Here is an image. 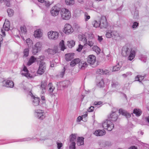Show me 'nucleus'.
I'll return each instance as SVG.
<instances>
[{"label": "nucleus", "instance_id": "nucleus-1", "mask_svg": "<svg viewBox=\"0 0 149 149\" xmlns=\"http://www.w3.org/2000/svg\"><path fill=\"white\" fill-rule=\"evenodd\" d=\"M118 109L116 108H114L113 110L112 111L111 113L108 116V120H106L103 123L102 126L103 128L109 131H111L114 127V125L112 121L115 122L117 120L118 117L117 114Z\"/></svg>", "mask_w": 149, "mask_h": 149}, {"label": "nucleus", "instance_id": "nucleus-2", "mask_svg": "<svg viewBox=\"0 0 149 149\" xmlns=\"http://www.w3.org/2000/svg\"><path fill=\"white\" fill-rule=\"evenodd\" d=\"M106 37L107 38H113L117 40L119 38V33L113 29H110L106 31L105 34Z\"/></svg>", "mask_w": 149, "mask_h": 149}, {"label": "nucleus", "instance_id": "nucleus-3", "mask_svg": "<svg viewBox=\"0 0 149 149\" xmlns=\"http://www.w3.org/2000/svg\"><path fill=\"white\" fill-rule=\"evenodd\" d=\"M60 13L61 18L63 19L68 20L71 17V14L70 11L66 8H62L61 10Z\"/></svg>", "mask_w": 149, "mask_h": 149}, {"label": "nucleus", "instance_id": "nucleus-4", "mask_svg": "<svg viewBox=\"0 0 149 149\" xmlns=\"http://www.w3.org/2000/svg\"><path fill=\"white\" fill-rule=\"evenodd\" d=\"M42 44L40 42H37L33 47L32 52V54L36 55L37 53L40 51L41 49Z\"/></svg>", "mask_w": 149, "mask_h": 149}, {"label": "nucleus", "instance_id": "nucleus-5", "mask_svg": "<svg viewBox=\"0 0 149 149\" xmlns=\"http://www.w3.org/2000/svg\"><path fill=\"white\" fill-rule=\"evenodd\" d=\"M122 54L123 56H126L129 55L132 52H133L132 49L127 47L125 46L123 47L122 49Z\"/></svg>", "mask_w": 149, "mask_h": 149}, {"label": "nucleus", "instance_id": "nucleus-6", "mask_svg": "<svg viewBox=\"0 0 149 149\" xmlns=\"http://www.w3.org/2000/svg\"><path fill=\"white\" fill-rule=\"evenodd\" d=\"M1 85L7 88H13L14 86L13 82L12 80L7 79L3 80L1 83Z\"/></svg>", "mask_w": 149, "mask_h": 149}, {"label": "nucleus", "instance_id": "nucleus-7", "mask_svg": "<svg viewBox=\"0 0 149 149\" xmlns=\"http://www.w3.org/2000/svg\"><path fill=\"white\" fill-rule=\"evenodd\" d=\"M46 69V64L43 62H40L39 64V67L37 71V73L40 75L43 74Z\"/></svg>", "mask_w": 149, "mask_h": 149}, {"label": "nucleus", "instance_id": "nucleus-8", "mask_svg": "<svg viewBox=\"0 0 149 149\" xmlns=\"http://www.w3.org/2000/svg\"><path fill=\"white\" fill-rule=\"evenodd\" d=\"M59 33L56 31H50L48 33L49 38L51 40H56L58 37Z\"/></svg>", "mask_w": 149, "mask_h": 149}, {"label": "nucleus", "instance_id": "nucleus-9", "mask_svg": "<svg viewBox=\"0 0 149 149\" xmlns=\"http://www.w3.org/2000/svg\"><path fill=\"white\" fill-rule=\"evenodd\" d=\"M35 115L36 117L40 120H42L45 117V113L43 110H37L36 111Z\"/></svg>", "mask_w": 149, "mask_h": 149}, {"label": "nucleus", "instance_id": "nucleus-10", "mask_svg": "<svg viewBox=\"0 0 149 149\" xmlns=\"http://www.w3.org/2000/svg\"><path fill=\"white\" fill-rule=\"evenodd\" d=\"M73 31V29L70 24H66L65 25L63 32L65 34H70L72 33Z\"/></svg>", "mask_w": 149, "mask_h": 149}, {"label": "nucleus", "instance_id": "nucleus-11", "mask_svg": "<svg viewBox=\"0 0 149 149\" xmlns=\"http://www.w3.org/2000/svg\"><path fill=\"white\" fill-rule=\"evenodd\" d=\"M100 27L101 28H106L108 26L106 18L105 16H102L100 21Z\"/></svg>", "mask_w": 149, "mask_h": 149}, {"label": "nucleus", "instance_id": "nucleus-12", "mask_svg": "<svg viewBox=\"0 0 149 149\" xmlns=\"http://www.w3.org/2000/svg\"><path fill=\"white\" fill-rule=\"evenodd\" d=\"M69 81L68 80H65L62 81L60 82L57 84L58 87V88L59 89H61L62 88L63 89L67 88L69 85Z\"/></svg>", "mask_w": 149, "mask_h": 149}, {"label": "nucleus", "instance_id": "nucleus-13", "mask_svg": "<svg viewBox=\"0 0 149 149\" xmlns=\"http://www.w3.org/2000/svg\"><path fill=\"white\" fill-rule=\"evenodd\" d=\"M61 8L58 7L56 6H53L51 9L50 13L51 15L54 16L57 15L59 12L61 10Z\"/></svg>", "mask_w": 149, "mask_h": 149}, {"label": "nucleus", "instance_id": "nucleus-14", "mask_svg": "<svg viewBox=\"0 0 149 149\" xmlns=\"http://www.w3.org/2000/svg\"><path fill=\"white\" fill-rule=\"evenodd\" d=\"M30 95L31 96V100L32 104L34 106H37L39 104L40 99L38 97H36L33 95L32 93H31Z\"/></svg>", "mask_w": 149, "mask_h": 149}, {"label": "nucleus", "instance_id": "nucleus-15", "mask_svg": "<svg viewBox=\"0 0 149 149\" xmlns=\"http://www.w3.org/2000/svg\"><path fill=\"white\" fill-rule=\"evenodd\" d=\"M29 72L27 68L24 66L23 68V70L21 72V73L22 75L26 77L28 79L33 78V76L31 75Z\"/></svg>", "mask_w": 149, "mask_h": 149}, {"label": "nucleus", "instance_id": "nucleus-16", "mask_svg": "<svg viewBox=\"0 0 149 149\" xmlns=\"http://www.w3.org/2000/svg\"><path fill=\"white\" fill-rule=\"evenodd\" d=\"M96 57L93 55H90L88 57L87 62L93 65L96 62Z\"/></svg>", "mask_w": 149, "mask_h": 149}, {"label": "nucleus", "instance_id": "nucleus-17", "mask_svg": "<svg viewBox=\"0 0 149 149\" xmlns=\"http://www.w3.org/2000/svg\"><path fill=\"white\" fill-rule=\"evenodd\" d=\"M58 47L55 46L53 49L49 48L47 49V52L49 54L54 55L58 52Z\"/></svg>", "mask_w": 149, "mask_h": 149}, {"label": "nucleus", "instance_id": "nucleus-18", "mask_svg": "<svg viewBox=\"0 0 149 149\" xmlns=\"http://www.w3.org/2000/svg\"><path fill=\"white\" fill-rule=\"evenodd\" d=\"M119 113L123 116H125L127 118H129L130 117L131 115L128 113L126 111L120 109L119 110Z\"/></svg>", "mask_w": 149, "mask_h": 149}, {"label": "nucleus", "instance_id": "nucleus-19", "mask_svg": "<svg viewBox=\"0 0 149 149\" xmlns=\"http://www.w3.org/2000/svg\"><path fill=\"white\" fill-rule=\"evenodd\" d=\"M34 139L33 138H31L30 137H28L26 138L19 139L17 140H13V141L10 142L9 143L12 142H23L30 141Z\"/></svg>", "mask_w": 149, "mask_h": 149}, {"label": "nucleus", "instance_id": "nucleus-20", "mask_svg": "<svg viewBox=\"0 0 149 149\" xmlns=\"http://www.w3.org/2000/svg\"><path fill=\"white\" fill-rule=\"evenodd\" d=\"M47 84L45 81H43L41 82V84L40 87V88L42 90V93H44L46 91V86Z\"/></svg>", "mask_w": 149, "mask_h": 149}, {"label": "nucleus", "instance_id": "nucleus-21", "mask_svg": "<svg viewBox=\"0 0 149 149\" xmlns=\"http://www.w3.org/2000/svg\"><path fill=\"white\" fill-rule=\"evenodd\" d=\"M94 134L96 136H101L104 135L105 134V132L104 130H99L95 131Z\"/></svg>", "mask_w": 149, "mask_h": 149}, {"label": "nucleus", "instance_id": "nucleus-22", "mask_svg": "<svg viewBox=\"0 0 149 149\" xmlns=\"http://www.w3.org/2000/svg\"><path fill=\"white\" fill-rule=\"evenodd\" d=\"M34 36L36 38H39L41 37L42 33L40 29H38L34 31Z\"/></svg>", "mask_w": 149, "mask_h": 149}, {"label": "nucleus", "instance_id": "nucleus-23", "mask_svg": "<svg viewBox=\"0 0 149 149\" xmlns=\"http://www.w3.org/2000/svg\"><path fill=\"white\" fill-rule=\"evenodd\" d=\"M10 26V24L9 21H6V20L3 25V28L5 31H8L9 29Z\"/></svg>", "mask_w": 149, "mask_h": 149}, {"label": "nucleus", "instance_id": "nucleus-24", "mask_svg": "<svg viewBox=\"0 0 149 149\" xmlns=\"http://www.w3.org/2000/svg\"><path fill=\"white\" fill-rule=\"evenodd\" d=\"M87 66V63L83 61H81L79 64V68L81 70H84Z\"/></svg>", "mask_w": 149, "mask_h": 149}, {"label": "nucleus", "instance_id": "nucleus-25", "mask_svg": "<svg viewBox=\"0 0 149 149\" xmlns=\"http://www.w3.org/2000/svg\"><path fill=\"white\" fill-rule=\"evenodd\" d=\"M74 54L69 53L65 55V58L67 61H70L73 58Z\"/></svg>", "mask_w": 149, "mask_h": 149}, {"label": "nucleus", "instance_id": "nucleus-26", "mask_svg": "<svg viewBox=\"0 0 149 149\" xmlns=\"http://www.w3.org/2000/svg\"><path fill=\"white\" fill-rule=\"evenodd\" d=\"M84 138L83 137H78L77 142V145L79 146L84 145Z\"/></svg>", "mask_w": 149, "mask_h": 149}, {"label": "nucleus", "instance_id": "nucleus-27", "mask_svg": "<svg viewBox=\"0 0 149 149\" xmlns=\"http://www.w3.org/2000/svg\"><path fill=\"white\" fill-rule=\"evenodd\" d=\"M78 38L80 40L83 41L84 43H86L87 42L86 37L84 35H78Z\"/></svg>", "mask_w": 149, "mask_h": 149}, {"label": "nucleus", "instance_id": "nucleus-28", "mask_svg": "<svg viewBox=\"0 0 149 149\" xmlns=\"http://www.w3.org/2000/svg\"><path fill=\"white\" fill-rule=\"evenodd\" d=\"M36 60V58L34 57V56H31L27 62V65L29 66L30 65L33 63L35 62Z\"/></svg>", "mask_w": 149, "mask_h": 149}, {"label": "nucleus", "instance_id": "nucleus-29", "mask_svg": "<svg viewBox=\"0 0 149 149\" xmlns=\"http://www.w3.org/2000/svg\"><path fill=\"white\" fill-rule=\"evenodd\" d=\"M67 45L70 48H72L75 45V42L73 40L68 41Z\"/></svg>", "mask_w": 149, "mask_h": 149}, {"label": "nucleus", "instance_id": "nucleus-30", "mask_svg": "<svg viewBox=\"0 0 149 149\" xmlns=\"http://www.w3.org/2000/svg\"><path fill=\"white\" fill-rule=\"evenodd\" d=\"M135 51L134 50H133V52H132L131 54L129 55L128 57V59L130 61H132L135 57Z\"/></svg>", "mask_w": 149, "mask_h": 149}, {"label": "nucleus", "instance_id": "nucleus-31", "mask_svg": "<svg viewBox=\"0 0 149 149\" xmlns=\"http://www.w3.org/2000/svg\"><path fill=\"white\" fill-rule=\"evenodd\" d=\"M119 84L117 81L113 79L112 81L111 86L113 88L116 87Z\"/></svg>", "mask_w": 149, "mask_h": 149}, {"label": "nucleus", "instance_id": "nucleus-32", "mask_svg": "<svg viewBox=\"0 0 149 149\" xmlns=\"http://www.w3.org/2000/svg\"><path fill=\"white\" fill-rule=\"evenodd\" d=\"M93 50L97 54L100 53L101 49L97 46H94L92 47Z\"/></svg>", "mask_w": 149, "mask_h": 149}, {"label": "nucleus", "instance_id": "nucleus-33", "mask_svg": "<svg viewBox=\"0 0 149 149\" xmlns=\"http://www.w3.org/2000/svg\"><path fill=\"white\" fill-rule=\"evenodd\" d=\"M144 77L140 75H138L135 77L136 81H139L140 82H141V81L144 79Z\"/></svg>", "mask_w": 149, "mask_h": 149}, {"label": "nucleus", "instance_id": "nucleus-34", "mask_svg": "<svg viewBox=\"0 0 149 149\" xmlns=\"http://www.w3.org/2000/svg\"><path fill=\"white\" fill-rule=\"evenodd\" d=\"M133 113H134L135 114L136 116H140L142 113V112L139 109L138 110L136 109H134V110Z\"/></svg>", "mask_w": 149, "mask_h": 149}, {"label": "nucleus", "instance_id": "nucleus-35", "mask_svg": "<svg viewBox=\"0 0 149 149\" xmlns=\"http://www.w3.org/2000/svg\"><path fill=\"white\" fill-rule=\"evenodd\" d=\"M97 85L100 88H103L104 87V82L103 79H102L99 81Z\"/></svg>", "mask_w": 149, "mask_h": 149}, {"label": "nucleus", "instance_id": "nucleus-36", "mask_svg": "<svg viewBox=\"0 0 149 149\" xmlns=\"http://www.w3.org/2000/svg\"><path fill=\"white\" fill-rule=\"evenodd\" d=\"M29 48L25 49L24 51V57H28L29 55Z\"/></svg>", "mask_w": 149, "mask_h": 149}, {"label": "nucleus", "instance_id": "nucleus-37", "mask_svg": "<svg viewBox=\"0 0 149 149\" xmlns=\"http://www.w3.org/2000/svg\"><path fill=\"white\" fill-rule=\"evenodd\" d=\"M7 12L8 16L10 17L12 16L13 15L14 11L12 9L8 8L7 10Z\"/></svg>", "mask_w": 149, "mask_h": 149}, {"label": "nucleus", "instance_id": "nucleus-38", "mask_svg": "<svg viewBox=\"0 0 149 149\" xmlns=\"http://www.w3.org/2000/svg\"><path fill=\"white\" fill-rule=\"evenodd\" d=\"M76 134H72L70 136V142H74L75 140L76 139Z\"/></svg>", "mask_w": 149, "mask_h": 149}, {"label": "nucleus", "instance_id": "nucleus-39", "mask_svg": "<svg viewBox=\"0 0 149 149\" xmlns=\"http://www.w3.org/2000/svg\"><path fill=\"white\" fill-rule=\"evenodd\" d=\"M59 45L61 47V50L64 51L65 49L64 44V41L63 40H62V41L60 42Z\"/></svg>", "mask_w": 149, "mask_h": 149}, {"label": "nucleus", "instance_id": "nucleus-40", "mask_svg": "<svg viewBox=\"0 0 149 149\" xmlns=\"http://www.w3.org/2000/svg\"><path fill=\"white\" fill-rule=\"evenodd\" d=\"M65 2L67 5H72L74 4V0H65Z\"/></svg>", "mask_w": 149, "mask_h": 149}, {"label": "nucleus", "instance_id": "nucleus-41", "mask_svg": "<svg viewBox=\"0 0 149 149\" xmlns=\"http://www.w3.org/2000/svg\"><path fill=\"white\" fill-rule=\"evenodd\" d=\"M120 67L119 64L116 65V66H113V71H116L119 70L120 69Z\"/></svg>", "mask_w": 149, "mask_h": 149}, {"label": "nucleus", "instance_id": "nucleus-42", "mask_svg": "<svg viewBox=\"0 0 149 149\" xmlns=\"http://www.w3.org/2000/svg\"><path fill=\"white\" fill-rule=\"evenodd\" d=\"M21 31L22 34L25 35L26 34V30L25 26L20 27Z\"/></svg>", "mask_w": 149, "mask_h": 149}, {"label": "nucleus", "instance_id": "nucleus-43", "mask_svg": "<svg viewBox=\"0 0 149 149\" xmlns=\"http://www.w3.org/2000/svg\"><path fill=\"white\" fill-rule=\"evenodd\" d=\"M93 24L94 27L96 28L98 27H100V22H97V21H94L93 23Z\"/></svg>", "mask_w": 149, "mask_h": 149}, {"label": "nucleus", "instance_id": "nucleus-44", "mask_svg": "<svg viewBox=\"0 0 149 149\" xmlns=\"http://www.w3.org/2000/svg\"><path fill=\"white\" fill-rule=\"evenodd\" d=\"M75 143L74 142H72L71 143L69 146L70 149H76Z\"/></svg>", "mask_w": 149, "mask_h": 149}, {"label": "nucleus", "instance_id": "nucleus-45", "mask_svg": "<svg viewBox=\"0 0 149 149\" xmlns=\"http://www.w3.org/2000/svg\"><path fill=\"white\" fill-rule=\"evenodd\" d=\"M141 58H140L141 60L143 61L144 63L146 61L147 56L146 55H142Z\"/></svg>", "mask_w": 149, "mask_h": 149}, {"label": "nucleus", "instance_id": "nucleus-46", "mask_svg": "<svg viewBox=\"0 0 149 149\" xmlns=\"http://www.w3.org/2000/svg\"><path fill=\"white\" fill-rule=\"evenodd\" d=\"M85 19L86 21H88L90 18V17L88 15V13L86 12H85L84 13Z\"/></svg>", "mask_w": 149, "mask_h": 149}, {"label": "nucleus", "instance_id": "nucleus-47", "mask_svg": "<svg viewBox=\"0 0 149 149\" xmlns=\"http://www.w3.org/2000/svg\"><path fill=\"white\" fill-rule=\"evenodd\" d=\"M139 23L137 22H134L133 23L132 26V28L133 29H135L139 26Z\"/></svg>", "mask_w": 149, "mask_h": 149}, {"label": "nucleus", "instance_id": "nucleus-48", "mask_svg": "<svg viewBox=\"0 0 149 149\" xmlns=\"http://www.w3.org/2000/svg\"><path fill=\"white\" fill-rule=\"evenodd\" d=\"M49 91L50 93V95L51 96H53L54 95V94L52 93L54 90L55 89V88L53 86L50 88H49Z\"/></svg>", "mask_w": 149, "mask_h": 149}, {"label": "nucleus", "instance_id": "nucleus-49", "mask_svg": "<svg viewBox=\"0 0 149 149\" xmlns=\"http://www.w3.org/2000/svg\"><path fill=\"white\" fill-rule=\"evenodd\" d=\"M139 17V13L137 11H135L134 13V15L133 18L134 19H136L138 18Z\"/></svg>", "mask_w": 149, "mask_h": 149}, {"label": "nucleus", "instance_id": "nucleus-50", "mask_svg": "<svg viewBox=\"0 0 149 149\" xmlns=\"http://www.w3.org/2000/svg\"><path fill=\"white\" fill-rule=\"evenodd\" d=\"M11 0H3L6 5L8 7H9L10 5V1Z\"/></svg>", "mask_w": 149, "mask_h": 149}, {"label": "nucleus", "instance_id": "nucleus-51", "mask_svg": "<svg viewBox=\"0 0 149 149\" xmlns=\"http://www.w3.org/2000/svg\"><path fill=\"white\" fill-rule=\"evenodd\" d=\"M73 60L74 61V62H75L76 64L78 63L79 64V63H80L81 61L79 58H78L74 59Z\"/></svg>", "mask_w": 149, "mask_h": 149}, {"label": "nucleus", "instance_id": "nucleus-52", "mask_svg": "<svg viewBox=\"0 0 149 149\" xmlns=\"http://www.w3.org/2000/svg\"><path fill=\"white\" fill-rule=\"evenodd\" d=\"M83 47V46L81 45L80 44L79 45L77 49V51L79 52H80L81 51V50L82 49Z\"/></svg>", "mask_w": 149, "mask_h": 149}, {"label": "nucleus", "instance_id": "nucleus-53", "mask_svg": "<svg viewBox=\"0 0 149 149\" xmlns=\"http://www.w3.org/2000/svg\"><path fill=\"white\" fill-rule=\"evenodd\" d=\"M65 70L66 69L65 67H64L63 69L62 70V71L61 72L60 74V75L62 77H63V76L65 73Z\"/></svg>", "mask_w": 149, "mask_h": 149}, {"label": "nucleus", "instance_id": "nucleus-54", "mask_svg": "<svg viewBox=\"0 0 149 149\" xmlns=\"http://www.w3.org/2000/svg\"><path fill=\"white\" fill-rule=\"evenodd\" d=\"M94 109V107L91 106L88 108L87 110L88 112H91L93 111Z\"/></svg>", "mask_w": 149, "mask_h": 149}, {"label": "nucleus", "instance_id": "nucleus-55", "mask_svg": "<svg viewBox=\"0 0 149 149\" xmlns=\"http://www.w3.org/2000/svg\"><path fill=\"white\" fill-rule=\"evenodd\" d=\"M88 45L91 47L93 46L94 44V43L92 40H89L88 42L87 43Z\"/></svg>", "mask_w": 149, "mask_h": 149}, {"label": "nucleus", "instance_id": "nucleus-56", "mask_svg": "<svg viewBox=\"0 0 149 149\" xmlns=\"http://www.w3.org/2000/svg\"><path fill=\"white\" fill-rule=\"evenodd\" d=\"M57 148L58 149H60L61 148L63 144L61 143H59L57 142Z\"/></svg>", "mask_w": 149, "mask_h": 149}, {"label": "nucleus", "instance_id": "nucleus-57", "mask_svg": "<svg viewBox=\"0 0 149 149\" xmlns=\"http://www.w3.org/2000/svg\"><path fill=\"white\" fill-rule=\"evenodd\" d=\"M26 41L28 45L30 44L32 42L31 40L29 38L26 39Z\"/></svg>", "mask_w": 149, "mask_h": 149}, {"label": "nucleus", "instance_id": "nucleus-58", "mask_svg": "<svg viewBox=\"0 0 149 149\" xmlns=\"http://www.w3.org/2000/svg\"><path fill=\"white\" fill-rule=\"evenodd\" d=\"M76 65V64L75 62H74L73 60L72 61L70 62V65L71 67H73L74 66Z\"/></svg>", "mask_w": 149, "mask_h": 149}, {"label": "nucleus", "instance_id": "nucleus-59", "mask_svg": "<svg viewBox=\"0 0 149 149\" xmlns=\"http://www.w3.org/2000/svg\"><path fill=\"white\" fill-rule=\"evenodd\" d=\"M44 4L47 7H48L49 6L50 4L49 2V1H44Z\"/></svg>", "mask_w": 149, "mask_h": 149}, {"label": "nucleus", "instance_id": "nucleus-60", "mask_svg": "<svg viewBox=\"0 0 149 149\" xmlns=\"http://www.w3.org/2000/svg\"><path fill=\"white\" fill-rule=\"evenodd\" d=\"M81 120H83L82 117L80 116H78L77 118V121H80Z\"/></svg>", "mask_w": 149, "mask_h": 149}, {"label": "nucleus", "instance_id": "nucleus-61", "mask_svg": "<svg viewBox=\"0 0 149 149\" xmlns=\"http://www.w3.org/2000/svg\"><path fill=\"white\" fill-rule=\"evenodd\" d=\"M97 72L99 74H101L103 72V70L99 69L97 70Z\"/></svg>", "mask_w": 149, "mask_h": 149}, {"label": "nucleus", "instance_id": "nucleus-62", "mask_svg": "<svg viewBox=\"0 0 149 149\" xmlns=\"http://www.w3.org/2000/svg\"><path fill=\"white\" fill-rule=\"evenodd\" d=\"M54 61H52L50 62V66L51 67H53L54 66Z\"/></svg>", "mask_w": 149, "mask_h": 149}, {"label": "nucleus", "instance_id": "nucleus-63", "mask_svg": "<svg viewBox=\"0 0 149 149\" xmlns=\"http://www.w3.org/2000/svg\"><path fill=\"white\" fill-rule=\"evenodd\" d=\"M102 40L103 38L102 36H98V40L100 42H101L102 41Z\"/></svg>", "mask_w": 149, "mask_h": 149}, {"label": "nucleus", "instance_id": "nucleus-64", "mask_svg": "<svg viewBox=\"0 0 149 149\" xmlns=\"http://www.w3.org/2000/svg\"><path fill=\"white\" fill-rule=\"evenodd\" d=\"M94 104L95 105H100L102 104V102H95Z\"/></svg>", "mask_w": 149, "mask_h": 149}]
</instances>
